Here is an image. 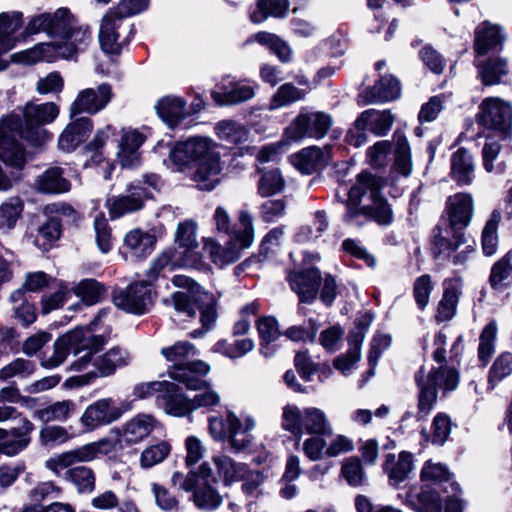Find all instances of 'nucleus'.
Returning <instances> with one entry per match:
<instances>
[{
  "instance_id": "obj_1",
  "label": "nucleus",
  "mask_w": 512,
  "mask_h": 512,
  "mask_svg": "<svg viewBox=\"0 0 512 512\" xmlns=\"http://www.w3.org/2000/svg\"><path fill=\"white\" fill-rule=\"evenodd\" d=\"M59 106L54 102H28L22 110L23 120L18 115H11L0 124V159L6 166L20 170L25 164L24 150L16 136L40 146L50 140L51 135L44 128L59 115Z\"/></svg>"
},
{
  "instance_id": "obj_2",
  "label": "nucleus",
  "mask_w": 512,
  "mask_h": 512,
  "mask_svg": "<svg viewBox=\"0 0 512 512\" xmlns=\"http://www.w3.org/2000/svg\"><path fill=\"white\" fill-rule=\"evenodd\" d=\"M384 186L382 178L371 173H360L348 191L344 221L351 225H362L373 220L387 226L393 221V212L387 200L381 195Z\"/></svg>"
},
{
  "instance_id": "obj_3",
  "label": "nucleus",
  "mask_w": 512,
  "mask_h": 512,
  "mask_svg": "<svg viewBox=\"0 0 512 512\" xmlns=\"http://www.w3.org/2000/svg\"><path fill=\"white\" fill-rule=\"evenodd\" d=\"M170 159L179 171L197 163L194 181L201 190L211 191L221 181V147L206 137L179 142L170 151Z\"/></svg>"
},
{
  "instance_id": "obj_4",
  "label": "nucleus",
  "mask_w": 512,
  "mask_h": 512,
  "mask_svg": "<svg viewBox=\"0 0 512 512\" xmlns=\"http://www.w3.org/2000/svg\"><path fill=\"white\" fill-rule=\"evenodd\" d=\"M106 344L104 336L93 335L89 329L76 328L59 337L54 343L51 356L44 357L41 365L51 369L61 365L70 352L79 358L71 364V369L81 371L87 367L92 355Z\"/></svg>"
},
{
  "instance_id": "obj_5",
  "label": "nucleus",
  "mask_w": 512,
  "mask_h": 512,
  "mask_svg": "<svg viewBox=\"0 0 512 512\" xmlns=\"http://www.w3.org/2000/svg\"><path fill=\"white\" fill-rule=\"evenodd\" d=\"M91 41L89 28L77 22L76 27H73L62 38V41L41 43L14 53L11 55V61L31 65L39 61L53 62L59 58L70 59L77 53L84 51Z\"/></svg>"
},
{
  "instance_id": "obj_6",
  "label": "nucleus",
  "mask_w": 512,
  "mask_h": 512,
  "mask_svg": "<svg viewBox=\"0 0 512 512\" xmlns=\"http://www.w3.org/2000/svg\"><path fill=\"white\" fill-rule=\"evenodd\" d=\"M281 427L298 440L307 435H332L333 427L326 413L317 407L300 408L287 404L282 408Z\"/></svg>"
},
{
  "instance_id": "obj_7",
  "label": "nucleus",
  "mask_w": 512,
  "mask_h": 512,
  "mask_svg": "<svg viewBox=\"0 0 512 512\" xmlns=\"http://www.w3.org/2000/svg\"><path fill=\"white\" fill-rule=\"evenodd\" d=\"M415 382L419 389V413L426 416L436 402L438 390L444 392L454 390L458 385L459 376L455 368L440 365L438 368H432L428 373L424 368H420L415 374Z\"/></svg>"
},
{
  "instance_id": "obj_8",
  "label": "nucleus",
  "mask_w": 512,
  "mask_h": 512,
  "mask_svg": "<svg viewBox=\"0 0 512 512\" xmlns=\"http://www.w3.org/2000/svg\"><path fill=\"white\" fill-rule=\"evenodd\" d=\"M171 300L174 309L193 318L198 311L200 313V322L205 330H209L214 325L217 314L215 301L211 294L207 292L178 291L172 294Z\"/></svg>"
},
{
  "instance_id": "obj_9",
  "label": "nucleus",
  "mask_w": 512,
  "mask_h": 512,
  "mask_svg": "<svg viewBox=\"0 0 512 512\" xmlns=\"http://www.w3.org/2000/svg\"><path fill=\"white\" fill-rule=\"evenodd\" d=\"M132 26L114 9L109 10L101 19L98 39L105 53L118 54L122 45L129 40Z\"/></svg>"
},
{
  "instance_id": "obj_10",
  "label": "nucleus",
  "mask_w": 512,
  "mask_h": 512,
  "mask_svg": "<svg viewBox=\"0 0 512 512\" xmlns=\"http://www.w3.org/2000/svg\"><path fill=\"white\" fill-rule=\"evenodd\" d=\"M116 450V442L108 438L91 442L76 449L61 453L46 462L47 468L54 472L79 462H90L99 455H108Z\"/></svg>"
},
{
  "instance_id": "obj_11",
  "label": "nucleus",
  "mask_w": 512,
  "mask_h": 512,
  "mask_svg": "<svg viewBox=\"0 0 512 512\" xmlns=\"http://www.w3.org/2000/svg\"><path fill=\"white\" fill-rule=\"evenodd\" d=\"M477 120L480 125L500 131L506 137L512 128V106L497 97L485 98L479 106Z\"/></svg>"
},
{
  "instance_id": "obj_12",
  "label": "nucleus",
  "mask_w": 512,
  "mask_h": 512,
  "mask_svg": "<svg viewBox=\"0 0 512 512\" xmlns=\"http://www.w3.org/2000/svg\"><path fill=\"white\" fill-rule=\"evenodd\" d=\"M114 305L131 314L142 315L149 311L153 304L152 290L146 281L132 283L113 295Z\"/></svg>"
},
{
  "instance_id": "obj_13",
  "label": "nucleus",
  "mask_w": 512,
  "mask_h": 512,
  "mask_svg": "<svg viewBox=\"0 0 512 512\" xmlns=\"http://www.w3.org/2000/svg\"><path fill=\"white\" fill-rule=\"evenodd\" d=\"M331 126L332 118L327 113L302 112L286 129V134L291 140H299L303 137L323 138Z\"/></svg>"
},
{
  "instance_id": "obj_14",
  "label": "nucleus",
  "mask_w": 512,
  "mask_h": 512,
  "mask_svg": "<svg viewBox=\"0 0 512 512\" xmlns=\"http://www.w3.org/2000/svg\"><path fill=\"white\" fill-rule=\"evenodd\" d=\"M78 20L67 8L61 7L54 13H43L32 18L26 30L29 34L44 31L51 36L63 38L73 27H76Z\"/></svg>"
},
{
  "instance_id": "obj_15",
  "label": "nucleus",
  "mask_w": 512,
  "mask_h": 512,
  "mask_svg": "<svg viewBox=\"0 0 512 512\" xmlns=\"http://www.w3.org/2000/svg\"><path fill=\"white\" fill-rule=\"evenodd\" d=\"M161 427V422L154 415L138 413L123 423L117 434L121 443L132 446L144 442Z\"/></svg>"
},
{
  "instance_id": "obj_16",
  "label": "nucleus",
  "mask_w": 512,
  "mask_h": 512,
  "mask_svg": "<svg viewBox=\"0 0 512 512\" xmlns=\"http://www.w3.org/2000/svg\"><path fill=\"white\" fill-rule=\"evenodd\" d=\"M131 360L132 357L127 350L121 347H113L94 359L93 365L97 372H89L71 378V380H75L79 385H86L96 377H108L113 375L118 368L128 366Z\"/></svg>"
},
{
  "instance_id": "obj_17",
  "label": "nucleus",
  "mask_w": 512,
  "mask_h": 512,
  "mask_svg": "<svg viewBox=\"0 0 512 512\" xmlns=\"http://www.w3.org/2000/svg\"><path fill=\"white\" fill-rule=\"evenodd\" d=\"M113 97L112 88L103 83L96 88H86L78 92L70 106L71 117L86 113L94 115L102 111Z\"/></svg>"
},
{
  "instance_id": "obj_18",
  "label": "nucleus",
  "mask_w": 512,
  "mask_h": 512,
  "mask_svg": "<svg viewBox=\"0 0 512 512\" xmlns=\"http://www.w3.org/2000/svg\"><path fill=\"white\" fill-rule=\"evenodd\" d=\"M254 240V227L251 215L246 211L239 214V222L229 233L226 242V264L237 261L243 250L249 248Z\"/></svg>"
},
{
  "instance_id": "obj_19",
  "label": "nucleus",
  "mask_w": 512,
  "mask_h": 512,
  "mask_svg": "<svg viewBox=\"0 0 512 512\" xmlns=\"http://www.w3.org/2000/svg\"><path fill=\"white\" fill-rule=\"evenodd\" d=\"M149 196L150 194L146 188L131 184L128 186L127 194L107 198L106 208L111 219H117L141 210L144 207V201Z\"/></svg>"
},
{
  "instance_id": "obj_20",
  "label": "nucleus",
  "mask_w": 512,
  "mask_h": 512,
  "mask_svg": "<svg viewBox=\"0 0 512 512\" xmlns=\"http://www.w3.org/2000/svg\"><path fill=\"white\" fill-rule=\"evenodd\" d=\"M122 416V411L115 406L113 399L103 398L90 404L81 416V424L87 430L111 424Z\"/></svg>"
},
{
  "instance_id": "obj_21",
  "label": "nucleus",
  "mask_w": 512,
  "mask_h": 512,
  "mask_svg": "<svg viewBox=\"0 0 512 512\" xmlns=\"http://www.w3.org/2000/svg\"><path fill=\"white\" fill-rule=\"evenodd\" d=\"M256 427V421L251 416H245L243 420L239 419L234 413H226V429L230 449L234 452L246 450L251 444L252 437L249 434Z\"/></svg>"
},
{
  "instance_id": "obj_22",
  "label": "nucleus",
  "mask_w": 512,
  "mask_h": 512,
  "mask_svg": "<svg viewBox=\"0 0 512 512\" xmlns=\"http://www.w3.org/2000/svg\"><path fill=\"white\" fill-rule=\"evenodd\" d=\"M446 211L450 226L454 229L467 227L474 215V199L470 193L458 192L447 198Z\"/></svg>"
},
{
  "instance_id": "obj_23",
  "label": "nucleus",
  "mask_w": 512,
  "mask_h": 512,
  "mask_svg": "<svg viewBox=\"0 0 512 512\" xmlns=\"http://www.w3.org/2000/svg\"><path fill=\"white\" fill-rule=\"evenodd\" d=\"M34 430L33 423L27 418H20L19 425L9 432L0 428V452L14 456L24 450L30 443V434Z\"/></svg>"
},
{
  "instance_id": "obj_24",
  "label": "nucleus",
  "mask_w": 512,
  "mask_h": 512,
  "mask_svg": "<svg viewBox=\"0 0 512 512\" xmlns=\"http://www.w3.org/2000/svg\"><path fill=\"white\" fill-rule=\"evenodd\" d=\"M157 403L165 413L175 417L190 416L194 411L192 399L186 397L176 384L168 381L163 393L157 396Z\"/></svg>"
},
{
  "instance_id": "obj_25",
  "label": "nucleus",
  "mask_w": 512,
  "mask_h": 512,
  "mask_svg": "<svg viewBox=\"0 0 512 512\" xmlns=\"http://www.w3.org/2000/svg\"><path fill=\"white\" fill-rule=\"evenodd\" d=\"M463 286V278L457 274L443 281V296L438 304L436 314L438 322L449 321L455 316Z\"/></svg>"
},
{
  "instance_id": "obj_26",
  "label": "nucleus",
  "mask_w": 512,
  "mask_h": 512,
  "mask_svg": "<svg viewBox=\"0 0 512 512\" xmlns=\"http://www.w3.org/2000/svg\"><path fill=\"white\" fill-rule=\"evenodd\" d=\"M320 272L309 268L300 272H291L287 276L291 289L297 293L300 302L312 303L317 296Z\"/></svg>"
},
{
  "instance_id": "obj_27",
  "label": "nucleus",
  "mask_w": 512,
  "mask_h": 512,
  "mask_svg": "<svg viewBox=\"0 0 512 512\" xmlns=\"http://www.w3.org/2000/svg\"><path fill=\"white\" fill-rule=\"evenodd\" d=\"M505 35L500 26L483 22L475 30L474 50L477 55L498 52L502 49Z\"/></svg>"
},
{
  "instance_id": "obj_28",
  "label": "nucleus",
  "mask_w": 512,
  "mask_h": 512,
  "mask_svg": "<svg viewBox=\"0 0 512 512\" xmlns=\"http://www.w3.org/2000/svg\"><path fill=\"white\" fill-rule=\"evenodd\" d=\"M210 367L202 361L188 363L185 366H172L169 368V376L183 383L188 389L200 390L205 386V381L202 377L208 374Z\"/></svg>"
},
{
  "instance_id": "obj_29",
  "label": "nucleus",
  "mask_w": 512,
  "mask_h": 512,
  "mask_svg": "<svg viewBox=\"0 0 512 512\" xmlns=\"http://www.w3.org/2000/svg\"><path fill=\"white\" fill-rule=\"evenodd\" d=\"M186 104L181 97L166 95L157 100L154 109L159 118L173 128L189 115Z\"/></svg>"
},
{
  "instance_id": "obj_30",
  "label": "nucleus",
  "mask_w": 512,
  "mask_h": 512,
  "mask_svg": "<svg viewBox=\"0 0 512 512\" xmlns=\"http://www.w3.org/2000/svg\"><path fill=\"white\" fill-rule=\"evenodd\" d=\"M93 129V122L88 117H80L69 123L58 138V147L66 152L73 151L84 142Z\"/></svg>"
},
{
  "instance_id": "obj_31",
  "label": "nucleus",
  "mask_w": 512,
  "mask_h": 512,
  "mask_svg": "<svg viewBox=\"0 0 512 512\" xmlns=\"http://www.w3.org/2000/svg\"><path fill=\"white\" fill-rule=\"evenodd\" d=\"M228 480H242L244 493L256 497L258 488L264 482V475L259 471H249L245 464L226 459V482Z\"/></svg>"
},
{
  "instance_id": "obj_32",
  "label": "nucleus",
  "mask_w": 512,
  "mask_h": 512,
  "mask_svg": "<svg viewBox=\"0 0 512 512\" xmlns=\"http://www.w3.org/2000/svg\"><path fill=\"white\" fill-rule=\"evenodd\" d=\"M331 159L329 148L308 147L292 156V164L304 174H311L327 165Z\"/></svg>"
},
{
  "instance_id": "obj_33",
  "label": "nucleus",
  "mask_w": 512,
  "mask_h": 512,
  "mask_svg": "<svg viewBox=\"0 0 512 512\" xmlns=\"http://www.w3.org/2000/svg\"><path fill=\"white\" fill-rule=\"evenodd\" d=\"M23 25V14L20 11L0 13V46L4 50L13 49L20 41L18 34Z\"/></svg>"
},
{
  "instance_id": "obj_34",
  "label": "nucleus",
  "mask_w": 512,
  "mask_h": 512,
  "mask_svg": "<svg viewBox=\"0 0 512 512\" xmlns=\"http://www.w3.org/2000/svg\"><path fill=\"white\" fill-rule=\"evenodd\" d=\"M401 88L399 81L392 75L381 77L374 86L369 88L362 98L366 104L383 103L397 99Z\"/></svg>"
},
{
  "instance_id": "obj_35",
  "label": "nucleus",
  "mask_w": 512,
  "mask_h": 512,
  "mask_svg": "<svg viewBox=\"0 0 512 512\" xmlns=\"http://www.w3.org/2000/svg\"><path fill=\"white\" fill-rule=\"evenodd\" d=\"M383 469L388 475L393 486L403 482L413 470V456L407 451H402L397 456L388 454L385 458Z\"/></svg>"
},
{
  "instance_id": "obj_36",
  "label": "nucleus",
  "mask_w": 512,
  "mask_h": 512,
  "mask_svg": "<svg viewBox=\"0 0 512 512\" xmlns=\"http://www.w3.org/2000/svg\"><path fill=\"white\" fill-rule=\"evenodd\" d=\"M145 137L137 130H123L117 152L123 167H133L138 163V149L143 144Z\"/></svg>"
},
{
  "instance_id": "obj_37",
  "label": "nucleus",
  "mask_w": 512,
  "mask_h": 512,
  "mask_svg": "<svg viewBox=\"0 0 512 512\" xmlns=\"http://www.w3.org/2000/svg\"><path fill=\"white\" fill-rule=\"evenodd\" d=\"M474 170L473 157L468 150L460 148L452 154L450 175L458 185H470L473 182Z\"/></svg>"
},
{
  "instance_id": "obj_38",
  "label": "nucleus",
  "mask_w": 512,
  "mask_h": 512,
  "mask_svg": "<svg viewBox=\"0 0 512 512\" xmlns=\"http://www.w3.org/2000/svg\"><path fill=\"white\" fill-rule=\"evenodd\" d=\"M407 503L418 512H442L438 493L429 488H412L406 495Z\"/></svg>"
},
{
  "instance_id": "obj_39",
  "label": "nucleus",
  "mask_w": 512,
  "mask_h": 512,
  "mask_svg": "<svg viewBox=\"0 0 512 512\" xmlns=\"http://www.w3.org/2000/svg\"><path fill=\"white\" fill-rule=\"evenodd\" d=\"M35 184L40 192L50 194L65 193L71 188L70 182L63 177V170L60 167H50L45 170L38 176Z\"/></svg>"
},
{
  "instance_id": "obj_40",
  "label": "nucleus",
  "mask_w": 512,
  "mask_h": 512,
  "mask_svg": "<svg viewBox=\"0 0 512 512\" xmlns=\"http://www.w3.org/2000/svg\"><path fill=\"white\" fill-rule=\"evenodd\" d=\"M124 243L134 256L145 257L152 252L155 237L140 229H133L126 234Z\"/></svg>"
},
{
  "instance_id": "obj_41",
  "label": "nucleus",
  "mask_w": 512,
  "mask_h": 512,
  "mask_svg": "<svg viewBox=\"0 0 512 512\" xmlns=\"http://www.w3.org/2000/svg\"><path fill=\"white\" fill-rule=\"evenodd\" d=\"M62 233L61 220L56 217H49L37 230L34 244L40 250H48Z\"/></svg>"
},
{
  "instance_id": "obj_42",
  "label": "nucleus",
  "mask_w": 512,
  "mask_h": 512,
  "mask_svg": "<svg viewBox=\"0 0 512 512\" xmlns=\"http://www.w3.org/2000/svg\"><path fill=\"white\" fill-rule=\"evenodd\" d=\"M76 405L72 400H62L39 409L34 413V417L42 422L66 421L75 411Z\"/></svg>"
},
{
  "instance_id": "obj_43",
  "label": "nucleus",
  "mask_w": 512,
  "mask_h": 512,
  "mask_svg": "<svg viewBox=\"0 0 512 512\" xmlns=\"http://www.w3.org/2000/svg\"><path fill=\"white\" fill-rule=\"evenodd\" d=\"M361 115L368 125V130L377 136L386 135L395 119L389 110L369 109L362 112Z\"/></svg>"
},
{
  "instance_id": "obj_44",
  "label": "nucleus",
  "mask_w": 512,
  "mask_h": 512,
  "mask_svg": "<svg viewBox=\"0 0 512 512\" xmlns=\"http://www.w3.org/2000/svg\"><path fill=\"white\" fill-rule=\"evenodd\" d=\"M479 75L485 85H494L508 74V64L503 58H490L484 63H477Z\"/></svg>"
},
{
  "instance_id": "obj_45",
  "label": "nucleus",
  "mask_w": 512,
  "mask_h": 512,
  "mask_svg": "<svg viewBox=\"0 0 512 512\" xmlns=\"http://www.w3.org/2000/svg\"><path fill=\"white\" fill-rule=\"evenodd\" d=\"M329 226V222L324 211H317L314 214V219L312 224H307L300 227L297 232L295 239L300 244H305L312 242L319 237L327 230Z\"/></svg>"
},
{
  "instance_id": "obj_46",
  "label": "nucleus",
  "mask_w": 512,
  "mask_h": 512,
  "mask_svg": "<svg viewBox=\"0 0 512 512\" xmlns=\"http://www.w3.org/2000/svg\"><path fill=\"white\" fill-rule=\"evenodd\" d=\"M501 221V213L494 210L487 220L481 236L483 252L486 256H492L496 253L498 247V225Z\"/></svg>"
},
{
  "instance_id": "obj_47",
  "label": "nucleus",
  "mask_w": 512,
  "mask_h": 512,
  "mask_svg": "<svg viewBox=\"0 0 512 512\" xmlns=\"http://www.w3.org/2000/svg\"><path fill=\"white\" fill-rule=\"evenodd\" d=\"M171 445L167 441H159L143 449L139 458L142 469H149L162 463L171 453Z\"/></svg>"
},
{
  "instance_id": "obj_48",
  "label": "nucleus",
  "mask_w": 512,
  "mask_h": 512,
  "mask_svg": "<svg viewBox=\"0 0 512 512\" xmlns=\"http://www.w3.org/2000/svg\"><path fill=\"white\" fill-rule=\"evenodd\" d=\"M307 91L297 88L291 83L282 84L273 94L269 109L276 110L291 105L297 101L304 99Z\"/></svg>"
},
{
  "instance_id": "obj_49",
  "label": "nucleus",
  "mask_w": 512,
  "mask_h": 512,
  "mask_svg": "<svg viewBox=\"0 0 512 512\" xmlns=\"http://www.w3.org/2000/svg\"><path fill=\"white\" fill-rule=\"evenodd\" d=\"M395 142V164L394 168L404 177H408L412 172V162L410 157L409 143L404 135L399 132L394 134Z\"/></svg>"
},
{
  "instance_id": "obj_50",
  "label": "nucleus",
  "mask_w": 512,
  "mask_h": 512,
  "mask_svg": "<svg viewBox=\"0 0 512 512\" xmlns=\"http://www.w3.org/2000/svg\"><path fill=\"white\" fill-rule=\"evenodd\" d=\"M23 211L19 197H10L0 205V229L12 230Z\"/></svg>"
},
{
  "instance_id": "obj_51",
  "label": "nucleus",
  "mask_w": 512,
  "mask_h": 512,
  "mask_svg": "<svg viewBox=\"0 0 512 512\" xmlns=\"http://www.w3.org/2000/svg\"><path fill=\"white\" fill-rule=\"evenodd\" d=\"M288 7V0H259L257 10L251 14V20L254 23H261L268 16L282 17Z\"/></svg>"
},
{
  "instance_id": "obj_52",
  "label": "nucleus",
  "mask_w": 512,
  "mask_h": 512,
  "mask_svg": "<svg viewBox=\"0 0 512 512\" xmlns=\"http://www.w3.org/2000/svg\"><path fill=\"white\" fill-rule=\"evenodd\" d=\"M497 337V324L490 321L482 330L479 337L478 359L486 365L495 352V341Z\"/></svg>"
},
{
  "instance_id": "obj_53",
  "label": "nucleus",
  "mask_w": 512,
  "mask_h": 512,
  "mask_svg": "<svg viewBox=\"0 0 512 512\" xmlns=\"http://www.w3.org/2000/svg\"><path fill=\"white\" fill-rule=\"evenodd\" d=\"M67 478L81 493H90L95 487V475L91 468L77 466L67 471Z\"/></svg>"
},
{
  "instance_id": "obj_54",
  "label": "nucleus",
  "mask_w": 512,
  "mask_h": 512,
  "mask_svg": "<svg viewBox=\"0 0 512 512\" xmlns=\"http://www.w3.org/2000/svg\"><path fill=\"white\" fill-rule=\"evenodd\" d=\"M161 353L168 361L173 363L172 366H185L191 363L189 358L195 356L196 351L192 344L188 342H178L172 347L163 348Z\"/></svg>"
},
{
  "instance_id": "obj_55",
  "label": "nucleus",
  "mask_w": 512,
  "mask_h": 512,
  "mask_svg": "<svg viewBox=\"0 0 512 512\" xmlns=\"http://www.w3.org/2000/svg\"><path fill=\"white\" fill-rule=\"evenodd\" d=\"M255 85L246 81H233L226 86V105H235L252 99Z\"/></svg>"
},
{
  "instance_id": "obj_56",
  "label": "nucleus",
  "mask_w": 512,
  "mask_h": 512,
  "mask_svg": "<svg viewBox=\"0 0 512 512\" xmlns=\"http://www.w3.org/2000/svg\"><path fill=\"white\" fill-rule=\"evenodd\" d=\"M285 186V181L279 170H269L263 172L259 183L258 192L262 197H269L280 193Z\"/></svg>"
},
{
  "instance_id": "obj_57",
  "label": "nucleus",
  "mask_w": 512,
  "mask_h": 512,
  "mask_svg": "<svg viewBox=\"0 0 512 512\" xmlns=\"http://www.w3.org/2000/svg\"><path fill=\"white\" fill-rule=\"evenodd\" d=\"M35 369L33 361L16 358L0 369V380L6 381L12 377L26 378L32 375Z\"/></svg>"
},
{
  "instance_id": "obj_58",
  "label": "nucleus",
  "mask_w": 512,
  "mask_h": 512,
  "mask_svg": "<svg viewBox=\"0 0 512 512\" xmlns=\"http://www.w3.org/2000/svg\"><path fill=\"white\" fill-rule=\"evenodd\" d=\"M512 374V353L503 352L493 362L489 374L488 383L494 387L497 383Z\"/></svg>"
},
{
  "instance_id": "obj_59",
  "label": "nucleus",
  "mask_w": 512,
  "mask_h": 512,
  "mask_svg": "<svg viewBox=\"0 0 512 512\" xmlns=\"http://www.w3.org/2000/svg\"><path fill=\"white\" fill-rule=\"evenodd\" d=\"M74 291L86 304L93 305L102 298L104 287L94 279H84L77 284Z\"/></svg>"
},
{
  "instance_id": "obj_60",
  "label": "nucleus",
  "mask_w": 512,
  "mask_h": 512,
  "mask_svg": "<svg viewBox=\"0 0 512 512\" xmlns=\"http://www.w3.org/2000/svg\"><path fill=\"white\" fill-rule=\"evenodd\" d=\"M512 272V253H508L491 268L489 282L494 289L502 287Z\"/></svg>"
},
{
  "instance_id": "obj_61",
  "label": "nucleus",
  "mask_w": 512,
  "mask_h": 512,
  "mask_svg": "<svg viewBox=\"0 0 512 512\" xmlns=\"http://www.w3.org/2000/svg\"><path fill=\"white\" fill-rule=\"evenodd\" d=\"M433 289L434 283L430 275L424 274L416 278L413 286V296L419 309L424 310L426 308Z\"/></svg>"
},
{
  "instance_id": "obj_62",
  "label": "nucleus",
  "mask_w": 512,
  "mask_h": 512,
  "mask_svg": "<svg viewBox=\"0 0 512 512\" xmlns=\"http://www.w3.org/2000/svg\"><path fill=\"white\" fill-rule=\"evenodd\" d=\"M177 266L185 268H201L203 266V256L199 251L198 243L191 247H182L174 253Z\"/></svg>"
},
{
  "instance_id": "obj_63",
  "label": "nucleus",
  "mask_w": 512,
  "mask_h": 512,
  "mask_svg": "<svg viewBox=\"0 0 512 512\" xmlns=\"http://www.w3.org/2000/svg\"><path fill=\"white\" fill-rule=\"evenodd\" d=\"M185 465L190 468L195 466L204 457L205 447L201 439L195 435H189L184 440Z\"/></svg>"
},
{
  "instance_id": "obj_64",
  "label": "nucleus",
  "mask_w": 512,
  "mask_h": 512,
  "mask_svg": "<svg viewBox=\"0 0 512 512\" xmlns=\"http://www.w3.org/2000/svg\"><path fill=\"white\" fill-rule=\"evenodd\" d=\"M451 479V474L448 468L439 462L428 460L424 463L421 469V480L431 482H448Z\"/></svg>"
}]
</instances>
